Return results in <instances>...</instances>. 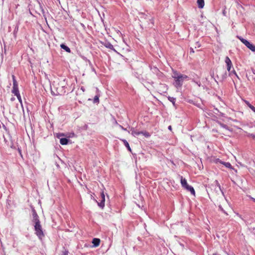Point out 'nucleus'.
Returning a JSON list of instances; mask_svg holds the SVG:
<instances>
[{
    "label": "nucleus",
    "instance_id": "nucleus-1",
    "mask_svg": "<svg viewBox=\"0 0 255 255\" xmlns=\"http://www.w3.org/2000/svg\"><path fill=\"white\" fill-rule=\"evenodd\" d=\"M172 77L174 79V85L176 87H180L185 80H188V77L186 75L181 74L176 71H174Z\"/></svg>",
    "mask_w": 255,
    "mask_h": 255
},
{
    "label": "nucleus",
    "instance_id": "nucleus-2",
    "mask_svg": "<svg viewBox=\"0 0 255 255\" xmlns=\"http://www.w3.org/2000/svg\"><path fill=\"white\" fill-rule=\"evenodd\" d=\"M238 38L241 40V41L244 43L249 49L253 52H255V45L251 43L247 40L241 37L238 36Z\"/></svg>",
    "mask_w": 255,
    "mask_h": 255
},
{
    "label": "nucleus",
    "instance_id": "nucleus-3",
    "mask_svg": "<svg viewBox=\"0 0 255 255\" xmlns=\"http://www.w3.org/2000/svg\"><path fill=\"white\" fill-rule=\"evenodd\" d=\"M34 229L36 235L40 239H41L44 237V234L40 224L34 225Z\"/></svg>",
    "mask_w": 255,
    "mask_h": 255
},
{
    "label": "nucleus",
    "instance_id": "nucleus-4",
    "mask_svg": "<svg viewBox=\"0 0 255 255\" xmlns=\"http://www.w3.org/2000/svg\"><path fill=\"white\" fill-rule=\"evenodd\" d=\"M12 78L13 81V87L11 92L14 95H16L19 93L18 88V84L16 82L15 76L14 75L12 76Z\"/></svg>",
    "mask_w": 255,
    "mask_h": 255
},
{
    "label": "nucleus",
    "instance_id": "nucleus-5",
    "mask_svg": "<svg viewBox=\"0 0 255 255\" xmlns=\"http://www.w3.org/2000/svg\"><path fill=\"white\" fill-rule=\"evenodd\" d=\"M33 220L32 221L34 223L35 225L40 224V221L39 220V217L36 213V212L34 210L32 213Z\"/></svg>",
    "mask_w": 255,
    "mask_h": 255
},
{
    "label": "nucleus",
    "instance_id": "nucleus-6",
    "mask_svg": "<svg viewBox=\"0 0 255 255\" xmlns=\"http://www.w3.org/2000/svg\"><path fill=\"white\" fill-rule=\"evenodd\" d=\"M101 200L100 202L98 203L100 207L103 208L105 206V196L103 192L101 194Z\"/></svg>",
    "mask_w": 255,
    "mask_h": 255
},
{
    "label": "nucleus",
    "instance_id": "nucleus-7",
    "mask_svg": "<svg viewBox=\"0 0 255 255\" xmlns=\"http://www.w3.org/2000/svg\"><path fill=\"white\" fill-rule=\"evenodd\" d=\"M225 63L227 64V70L229 72L231 70V67L232 66V63L231 60L229 58V57L226 56L225 58Z\"/></svg>",
    "mask_w": 255,
    "mask_h": 255
},
{
    "label": "nucleus",
    "instance_id": "nucleus-8",
    "mask_svg": "<svg viewBox=\"0 0 255 255\" xmlns=\"http://www.w3.org/2000/svg\"><path fill=\"white\" fill-rule=\"evenodd\" d=\"M184 188H185L187 190L190 191L191 192V194L195 196V190L192 186H190L188 184L187 186H186Z\"/></svg>",
    "mask_w": 255,
    "mask_h": 255
},
{
    "label": "nucleus",
    "instance_id": "nucleus-9",
    "mask_svg": "<svg viewBox=\"0 0 255 255\" xmlns=\"http://www.w3.org/2000/svg\"><path fill=\"white\" fill-rule=\"evenodd\" d=\"M180 182L182 187L184 188L186 186H187L188 184L187 182V180L185 178H183L182 176H180Z\"/></svg>",
    "mask_w": 255,
    "mask_h": 255
},
{
    "label": "nucleus",
    "instance_id": "nucleus-10",
    "mask_svg": "<svg viewBox=\"0 0 255 255\" xmlns=\"http://www.w3.org/2000/svg\"><path fill=\"white\" fill-rule=\"evenodd\" d=\"M100 240L97 238H94L92 241V243L95 247H98L100 245Z\"/></svg>",
    "mask_w": 255,
    "mask_h": 255
},
{
    "label": "nucleus",
    "instance_id": "nucleus-11",
    "mask_svg": "<svg viewBox=\"0 0 255 255\" xmlns=\"http://www.w3.org/2000/svg\"><path fill=\"white\" fill-rule=\"evenodd\" d=\"M198 6L199 8H202L204 6V0H197Z\"/></svg>",
    "mask_w": 255,
    "mask_h": 255
},
{
    "label": "nucleus",
    "instance_id": "nucleus-12",
    "mask_svg": "<svg viewBox=\"0 0 255 255\" xmlns=\"http://www.w3.org/2000/svg\"><path fill=\"white\" fill-rule=\"evenodd\" d=\"M68 141H69L68 139H67L66 138H61L60 139V143L62 145H66V144H67L68 143Z\"/></svg>",
    "mask_w": 255,
    "mask_h": 255
},
{
    "label": "nucleus",
    "instance_id": "nucleus-13",
    "mask_svg": "<svg viewBox=\"0 0 255 255\" xmlns=\"http://www.w3.org/2000/svg\"><path fill=\"white\" fill-rule=\"evenodd\" d=\"M131 134L133 135L134 136H136L140 134V131H138L134 130L133 128L131 129L130 130Z\"/></svg>",
    "mask_w": 255,
    "mask_h": 255
},
{
    "label": "nucleus",
    "instance_id": "nucleus-14",
    "mask_svg": "<svg viewBox=\"0 0 255 255\" xmlns=\"http://www.w3.org/2000/svg\"><path fill=\"white\" fill-rule=\"evenodd\" d=\"M218 161H219L220 163L224 164L227 168H232V167L231 163L229 162H222V161L219 160V159H218Z\"/></svg>",
    "mask_w": 255,
    "mask_h": 255
},
{
    "label": "nucleus",
    "instance_id": "nucleus-15",
    "mask_svg": "<svg viewBox=\"0 0 255 255\" xmlns=\"http://www.w3.org/2000/svg\"><path fill=\"white\" fill-rule=\"evenodd\" d=\"M60 47L62 49L65 50L66 52L70 53L71 50L70 49L64 44H61Z\"/></svg>",
    "mask_w": 255,
    "mask_h": 255
},
{
    "label": "nucleus",
    "instance_id": "nucleus-16",
    "mask_svg": "<svg viewBox=\"0 0 255 255\" xmlns=\"http://www.w3.org/2000/svg\"><path fill=\"white\" fill-rule=\"evenodd\" d=\"M122 141L124 142L125 145L128 148V150L129 151H131V148H130V147L129 146V145L128 143V141L126 139H123Z\"/></svg>",
    "mask_w": 255,
    "mask_h": 255
},
{
    "label": "nucleus",
    "instance_id": "nucleus-17",
    "mask_svg": "<svg viewBox=\"0 0 255 255\" xmlns=\"http://www.w3.org/2000/svg\"><path fill=\"white\" fill-rule=\"evenodd\" d=\"M105 46H106L107 48H109V49H111V50H115V49H114V46H113L111 43H109V42H108V43H106V44H105Z\"/></svg>",
    "mask_w": 255,
    "mask_h": 255
},
{
    "label": "nucleus",
    "instance_id": "nucleus-18",
    "mask_svg": "<svg viewBox=\"0 0 255 255\" xmlns=\"http://www.w3.org/2000/svg\"><path fill=\"white\" fill-rule=\"evenodd\" d=\"M99 97H100L99 95H97L96 96H95V97L94 98V100H93V102L94 103H99Z\"/></svg>",
    "mask_w": 255,
    "mask_h": 255
},
{
    "label": "nucleus",
    "instance_id": "nucleus-19",
    "mask_svg": "<svg viewBox=\"0 0 255 255\" xmlns=\"http://www.w3.org/2000/svg\"><path fill=\"white\" fill-rule=\"evenodd\" d=\"M16 96V97L17 98L19 103H20L21 104V106L22 107V108H23V105H22V99H21V96H20V93L17 94L15 95Z\"/></svg>",
    "mask_w": 255,
    "mask_h": 255
},
{
    "label": "nucleus",
    "instance_id": "nucleus-20",
    "mask_svg": "<svg viewBox=\"0 0 255 255\" xmlns=\"http://www.w3.org/2000/svg\"><path fill=\"white\" fill-rule=\"evenodd\" d=\"M168 99L169 101L173 104V105H175V103L176 101L175 98L173 97H168Z\"/></svg>",
    "mask_w": 255,
    "mask_h": 255
},
{
    "label": "nucleus",
    "instance_id": "nucleus-21",
    "mask_svg": "<svg viewBox=\"0 0 255 255\" xmlns=\"http://www.w3.org/2000/svg\"><path fill=\"white\" fill-rule=\"evenodd\" d=\"M140 134H143L144 136L147 137L150 136V134L146 131H140Z\"/></svg>",
    "mask_w": 255,
    "mask_h": 255
},
{
    "label": "nucleus",
    "instance_id": "nucleus-22",
    "mask_svg": "<svg viewBox=\"0 0 255 255\" xmlns=\"http://www.w3.org/2000/svg\"><path fill=\"white\" fill-rule=\"evenodd\" d=\"M62 255H68V251L65 250L62 252Z\"/></svg>",
    "mask_w": 255,
    "mask_h": 255
},
{
    "label": "nucleus",
    "instance_id": "nucleus-23",
    "mask_svg": "<svg viewBox=\"0 0 255 255\" xmlns=\"http://www.w3.org/2000/svg\"><path fill=\"white\" fill-rule=\"evenodd\" d=\"M250 108L255 113V107L253 106H250Z\"/></svg>",
    "mask_w": 255,
    "mask_h": 255
},
{
    "label": "nucleus",
    "instance_id": "nucleus-24",
    "mask_svg": "<svg viewBox=\"0 0 255 255\" xmlns=\"http://www.w3.org/2000/svg\"><path fill=\"white\" fill-rule=\"evenodd\" d=\"M246 104L248 105V106L250 108V106H252L249 102L246 101Z\"/></svg>",
    "mask_w": 255,
    "mask_h": 255
},
{
    "label": "nucleus",
    "instance_id": "nucleus-25",
    "mask_svg": "<svg viewBox=\"0 0 255 255\" xmlns=\"http://www.w3.org/2000/svg\"><path fill=\"white\" fill-rule=\"evenodd\" d=\"M14 100H15V98H14V97H11V98H10V101H14Z\"/></svg>",
    "mask_w": 255,
    "mask_h": 255
},
{
    "label": "nucleus",
    "instance_id": "nucleus-26",
    "mask_svg": "<svg viewBox=\"0 0 255 255\" xmlns=\"http://www.w3.org/2000/svg\"><path fill=\"white\" fill-rule=\"evenodd\" d=\"M190 52H192V53H194V51L193 50V49L192 48H190Z\"/></svg>",
    "mask_w": 255,
    "mask_h": 255
},
{
    "label": "nucleus",
    "instance_id": "nucleus-27",
    "mask_svg": "<svg viewBox=\"0 0 255 255\" xmlns=\"http://www.w3.org/2000/svg\"><path fill=\"white\" fill-rule=\"evenodd\" d=\"M168 129H169V130H171V126H169L168 127Z\"/></svg>",
    "mask_w": 255,
    "mask_h": 255
},
{
    "label": "nucleus",
    "instance_id": "nucleus-28",
    "mask_svg": "<svg viewBox=\"0 0 255 255\" xmlns=\"http://www.w3.org/2000/svg\"><path fill=\"white\" fill-rule=\"evenodd\" d=\"M42 12L43 15L44 16V11L43 9H42Z\"/></svg>",
    "mask_w": 255,
    "mask_h": 255
},
{
    "label": "nucleus",
    "instance_id": "nucleus-29",
    "mask_svg": "<svg viewBox=\"0 0 255 255\" xmlns=\"http://www.w3.org/2000/svg\"><path fill=\"white\" fill-rule=\"evenodd\" d=\"M81 89L84 92V89L83 87H81Z\"/></svg>",
    "mask_w": 255,
    "mask_h": 255
},
{
    "label": "nucleus",
    "instance_id": "nucleus-30",
    "mask_svg": "<svg viewBox=\"0 0 255 255\" xmlns=\"http://www.w3.org/2000/svg\"><path fill=\"white\" fill-rule=\"evenodd\" d=\"M60 135H61V134H59L57 135V137L59 138Z\"/></svg>",
    "mask_w": 255,
    "mask_h": 255
},
{
    "label": "nucleus",
    "instance_id": "nucleus-31",
    "mask_svg": "<svg viewBox=\"0 0 255 255\" xmlns=\"http://www.w3.org/2000/svg\"><path fill=\"white\" fill-rule=\"evenodd\" d=\"M251 198L255 202V198H254L253 197H252Z\"/></svg>",
    "mask_w": 255,
    "mask_h": 255
},
{
    "label": "nucleus",
    "instance_id": "nucleus-32",
    "mask_svg": "<svg viewBox=\"0 0 255 255\" xmlns=\"http://www.w3.org/2000/svg\"><path fill=\"white\" fill-rule=\"evenodd\" d=\"M121 128H122L123 129H124V130H126V128H124L123 127L121 126Z\"/></svg>",
    "mask_w": 255,
    "mask_h": 255
},
{
    "label": "nucleus",
    "instance_id": "nucleus-33",
    "mask_svg": "<svg viewBox=\"0 0 255 255\" xmlns=\"http://www.w3.org/2000/svg\"><path fill=\"white\" fill-rule=\"evenodd\" d=\"M216 182L218 184L219 188H220V186L219 184L218 183V181H216Z\"/></svg>",
    "mask_w": 255,
    "mask_h": 255
},
{
    "label": "nucleus",
    "instance_id": "nucleus-34",
    "mask_svg": "<svg viewBox=\"0 0 255 255\" xmlns=\"http://www.w3.org/2000/svg\"><path fill=\"white\" fill-rule=\"evenodd\" d=\"M253 137H254V138H255V135H254V136H253Z\"/></svg>",
    "mask_w": 255,
    "mask_h": 255
}]
</instances>
